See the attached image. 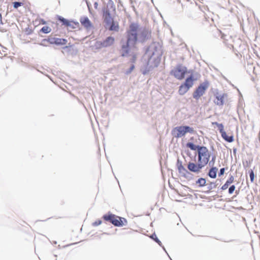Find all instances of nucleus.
<instances>
[{
	"label": "nucleus",
	"instance_id": "obj_1",
	"mask_svg": "<svg viewBox=\"0 0 260 260\" xmlns=\"http://www.w3.org/2000/svg\"><path fill=\"white\" fill-rule=\"evenodd\" d=\"M139 25L135 23L131 24L129 28L126 31L127 41L126 45H123L121 47V56H126L129 53V48L135 47L138 41V36L139 34L142 37V41H145L150 36V33L143 30L139 33Z\"/></svg>",
	"mask_w": 260,
	"mask_h": 260
},
{
	"label": "nucleus",
	"instance_id": "obj_2",
	"mask_svg": "<svg viewBox=\"0 0 260 260\" xmlns=\"http://www.w3.org/2000/svg\"><path fill=\"white\" fill-rule=\"evenodd\" d=\"M116 13L115 6L113 2L108 3L106 8L103 10V18L104 20L108 23L112 22L109 29L118 31L119 30V25L118 23L113 21L112 15Z\"/></svg>",
	"mask_w": 260,
	"mask_h": 260
},
{
	"label": "nucleus",
	"instance_id": "obj_3",
	"mask_svg": "<svg viewBox=\"0 0 260 260\" xmlns=\"http://www.w3.org/2000/svg\"><path fill=\"white\" fill-rule=\"evenodd\" d=\"M103 218L116 226H122L127 222L125 219L109 213L103 215Z\"/></svg>",
	"mask_w": 260,
	"mask_h": 260
},
{
	"label": "nucleus",
	"instance_id": "obj_4",
	"mask_svg": "<svg viewBox=\"0 0 260 260\" xmlns=\"http://www.w3.org/2000/svg\"><path fill=\"white\" fill-rule=\"evenodd\" d=\"M198 152V162L205 166L209 162L211 154L208 149L205 146H201Z\"/></svg>",
	"mask_w": 260,
	"mask_h": 260
},
{
	"label": "nucleus",
	"instance_id": "obj_5",
	"mask_svg": "<svg viewBox=\"0 0 260 260\" xmlns=\"http://www.w3.org/2000/svg\"><path fill=\"white\" fill-rule=\"evenodd\" d=\"M194 129L188 126H180L175 127L173 131V134L175 138H181L185 135L187 133H193Z\"/></svg>",
	"mask_w": 260,
	"mask_h": 260
},
{
	"label": "nucleus",
	"instance_id": "obj_6",
	"mask_svg": "<svg viewBox=\"0 0 260 260\" xmlns=\"http://www.w3.org/2000/svg\"><path fill=\"white\" fill-rule=\"evenodd\" d=\"M187 73V68L181 65L177 66L171 71V74L178 80H182Z\"/></svg>",
	"mask_w": 260,
	"mask_h": 260
},
{
	"label": "nucleus",
	"instance_id": "obj_7",
	"mask_svg": "<svg viewBox=\"0 0 260 260\" xmlns=\"http://www.w3.org/2000/svg\"><path fill=\"white\" fill-rule=\"evenodd\" d=\"M208 86L209 83L208 82H205L201 84L194 91L193 93V98L199 99L204 94L206 90L208 87Z\"/></svg>",
	"mask_w": 260,
	"mask_h": 260
},
{
	"label": "nucleus",
	"instance_id": "obj_8",
	"mask_svg": "<svg viewBox=\"0 0 260 260\" xmlns=\"http://www.w3.org/2000/svg\"><path fill=\"white\" fill-rule=\"evenodd\" d=\"M115 42V39L113 37H108L103 41H98L95 43V46L98 48H106L113 45Z\"/></svg>",
	"mask_w": 260,
	"mask_h": 260
},
{
	"label": "nucleus",
	"instance_id": "obj_9",
	"mask_svg": "<svg viewBox=\"0 0 260 260\" xmlns=\"http://www.w3.org/2000/svg\"><path fill=\"white\" fill-rule=\"evenodd\" d=\"M204 167V166L201 162L196 164L192 162H189L187 165V169L191 172L198 173L201 171V170Z\"/></svg>",
	"mask_w": 260,
	"mask_h": 260
},
{
	"label": "nucleus",
	"instance_id": "obj_10",
	"mask_svg": "<svg viewBox=\"0 0 260 260\" xmlns=\"http://www.w3.org/2000/svg\"><path fill=\"white\" fill-rule=\"evenodd\" d=\"M80 22L81 25L86 30H90L93 27L92 22L87 16H82L80 18Z\"/></svg>",
	"mask_w": 260,
	"mask_h": 260
},
{
	"label": "nucleus",
	"instance_id": "obj_11",
	"mask_svg": "<svg viewBox=\"0 0 260 260\" xmlns=\"http://www.w3.org/2000/svg\"><path fill=\"white\" fill-rule=\"evenodd\" d=\"M177 169L179 173L185 178H187L189 175V172L184 167L181 162L177 164Z\"/></svg>",
	"mask_w": 260,
	"mask_h": 260
},
{
	"label": "nucleus",
	"instance_id": "obj_12",
	"mask_svg": "<svg viewBox=\"0 0 260 260\" xmlns=\"http://www.w3.org/2000/svg\"><path fill=\"white\" fill-rule=\"evenodd\" d=\"M79 26V23L78 22L66 20V27L68 29L78 28Z\"/></svg>",
	"mask_w": 260,
	"mask_h": 260
},
{
	"label": "nucleus",
	"instance_id": "obj_13",
	"mask_svg": "<svg viewBox=\"0 0 260 260\" xmlns=\"http://www.w3.org/2000/svg\"><path fill=\"white\" fill-rule=\"evenodd\" d=\"M194 80L195 79L192 76H190L186 79L185 81L183 84L188 88H190L193 86Z\"/></svg>",
	"mask_w": 260,
	"mask_h": 260
},
{
	"label": "nucleus",
	"instance_id": "obj_14",
	"mask_svg": "<svg viewBox=\"0 0 260 260\" xmlns=\"http://www.w3.org/2000/svg\"><path fill=\"white\" fill-rule=\"evenodd\" d=\"M234 181V177L233 176H231L227 180L226 182L221 186V189L222 190H225L229 186L233 183Z\"/></svg>",
	"mask_w": 260,
	"mask_h": 260
},
{
	"label": "nucleus",
	"instance_id": "obj_15",
	"mask_svg": "<svg viewBox=\"0 0 260 260\" xmlns=\"http://www.w3.org/2000/svg\"><path fill=\"white\" fill-rule=\"evenodd\" d=\"M222 138L226 142L231 143L234 141V136L232 134L228 135L225 132L221 135Z\"/></svg>",
	"mask_w": 260,
	"mask_h": 260
},
{
	"label": "nucleus",
	"instance_id": "obj_16",
	"mask_svg": "<svg viewBox=\"0 0 260 260\" xmlns=\"http://www.w3.org/2000/svg\"><path fill=\"white\" fill-rule=\"evenodd\" d=\"M51 43L57 45L64 44L65 43V39H60L58 38H53L51 39Z\"/></svg>",
	"mask_w": 260,
	"mask_h": 260
},
{
	"label": "nucleus",
	"instance_id": "obj_17",
	"mask_svg": "<svg viewBox=\"0 0 260 260\" xmlns=\"http://www.w3.org/2000/svg\"><path fill=\"white\" fill-rule=\"evenodd\" d=\"M189 88L186 86L184 84L181 85L179 89V93L180 95H183L189 90Z\"/></svg>",
	"mask_w": 260,
	"mask_h": 260
},
{
	"label": "nucleus",
	"instance_id": "obj_18",
	"mask_svg": "<svg viewBox=\"0 0 260 260\" xmlns=\"http://www.w3.org/2000/svg\"><path fill=\"white\" fill-rule=\"evenodd\" d=\"M217 168L216 167L212 168L209 172V176L210 177L212 178H215L216 177V173L217 171Z\"/></svg>",
	"mask_w": 260,
	"mask_h": 260
},
{
	"label": "nucleus",
	"instance_id": "obj_19",
	"mask_svg": "<svg viewBox=\"0 0 260 260\" xmlns=\"http://www.w3.org/2000/svg\"><path fill=\"white\" fill-rule=\"evenodd\" d=\"M186 147L187 148H190L192 150H197L198 151L199 150V148H200V147H201V146L196 145L192 143L188 142L186 144Z\"/></svg>",
	"mask_w": 260,
	"mask_h": 260
},
{
	"label": "nucleus",
	"instance_id": "obj_20",
	"mask_svg": "<svg viewBox=\"0 0 260 260\" xmlns=\"http://www.w3.org/2000/svg\"><path fill=\"white\" fill-rule=\"evenodd\" d=\"M212 124L217 125L221 135L225 132L224 131V126L222 123H218L217 122H212Z\"/></svg>",
	"mask_w": 260,
	"mask_h": 260
},
{
	"label": "nucleus",
	"instance_id": "obj_21",
	"mask_svg": "<svg viewBox=\"0 0 260 260\" xmlns=\"http://www.w3.org/2000/svg\"><path fill=\"white\" fill-rule=\"evenodd\" d=\"M216 104L218 105H222L223 104L224 95H220L216 96Z\"/></svg>",
	"mask_w": 260,
	"mask_h": 260
},
{
	"label": "nucleus",
	"instance_id": "obj_22",
	"mask_svg": "<svg viewBox=\"0 0 260 260\" xmlns=\"http://www.w3.org/2000/svg\"><path fill=\"white\" fill-rule=\"evenodd\" d=\"M40 31L44 34H48L51 31V28L48 26H44L40 29Z\"/></svg>",
	"mask_w": 260,
	"mask_h": 260
},
{
	"label": "nucleus",
	"instance_id": "obj_23",
	"mask_svg": "<svg viewBox=\"0 0 260 260\" xmlns=\"http://www.w3.org/2000/svg\"><path fill=\"white\" fill-rule=\"evenodd\" d=\"M206 180L204 178H201L198 179L197 183L199 184L200 186H204L206 184Z\"/></svg>",
	"mask_w": 260,
	"mask_h": 260
},
{
	"label": "nucleus",
	"instance_id": "obj_24",
	"mask_svg": "<svg viewBox=\"0 0 260 260\" xmlns=\"http://www.w3.org/2000/svg\"><path fill=\"white\" fill-rule=\"evenodd\" d=\"M13 7L14 8L17 9L23 5L22 3L15 2L13 3Z\"/></svg>",
	"mask_w": 260,
	"mask_h": 260
},
{
	"label": "nucleus",
	"instance_id": "obj_25",
	"mask_svg": "<svg viewBox=\"0 0 260 260\" xmlns=\"http://www.w3.org/2000/svg\"><path fill=\"white\" fill-rule=\"evenodd\" d=\"M151 238L156 242H157L159 245H161V242L159 240V239L157 238L156 235L155 234H153L152 235Z\"/></svg>",
	"mask_w": 260,
	"mask_h": 260
},
{
	"label": "nucleus",
	"instance_id": "obj_26",
	"mask_svg": "<svg viewBox=\"0 0 260 260\" xmlns=\"http://www.w3.org/2000/svg\"><path fill=\"white\" fill-rule=\"evenodd\" d=\"M134 69H135V66H134V64H133L131 65L129 70L126 71V72H125V74L126 75L129 74L134 70Z\"/></svg>",
	"mask_w": 260,
	"mask_h": 260
},
{
	"label": "nucleus",
	"instance_id": "obj_27",
	"mask_svg": "<svg viewBox=\"0 0 260 260\" xmlns=\"http://www.w3.org/2000/svg\"><path fill=\"white\" fill-rule=\"evenodd\" d=\"M36 21L38 22V24L44 25V24H46V21L42 18H39V19H36Z\"/></svg>",
	"mask_w": 260,
	"mask_h": 260
},
{
	"label": "nucleus",
	"instance_id": "obj_28",
	"mask_svg": "<svg viewBox=\"0 0 260 260\" xmlns=\"http://www.w3.org/2000/svg\"><path fill=\"white\" fill-rule=\"evenodd\" d=\"M235 186L234 185H232L231 186L229 189V193L230 194H232L234 191L235 190Z\"/></svg>",
	"mask_w": 260,
	"mask_h": 260
},
{
	"label": "nucleus",
	"instance_id": "obj_29",
	"mask_svg": "<svg viewBox=\"0 0 260 260\" xmlns=\"http://www.w3.org/2000/svg\"><path fill=\"white\" fill-rule=\"evenodd\" d=\"M102 220L98 219L92 223V225L94 226H96L100 225L102 223Z\"/></svg>",
	"mask_w": 260,
	"mask_h": 260
},
{
	"label": "nucleus",
	"instance_id": "obj_30",
	"mask_svg": "<svg viewBox=\"0 0 260 260\" xmlns=\"http://www.w3.org/2000/svg\"><path fill=\"white\" fill-rule=\"evenodd\" d=\"M249 176H250L251 181L253 182V180H254V172L252 171H251V172L250 173Z\"/></svg>",
	"mask_w": 260,
	"mask_h": 260
},
{
	"label": "nucleus",
	"instance_id": "obj_31",
	"mask_svg": "<svg viewBox=\"0 0 260 260\" xmlns=\"http://www.w3.org/2000/svg\"><path fill=\"white\" fill-rule=\"evenodd\" d=\"M224 171H225V169L224 168H221L220 170V172L219 173V174L218 175L219 176L223 175V174L224 173Z\"/></svg>",
	"mask_w": 260,
	"mask_h": 260
},
{
	"label": "nucleus",
	"instance_id": "obj_32",
	"mask_svg": "<svg viewBox=\"0 0 260 260\" xmlns=\"http://www.w3.org/2000/svg\"><path fill=\"white\" fill-rule=\"evenodd\" d=\"M136 58H137V54H135L133 55V57L131 59V61L133 62V63H134L136 60Z\"/></svg>",
	"mask_w": 260,
	"mask_h": 260
},
{
	"label": "nucleus",
	"instance_id": "obj_33",
	"mask_svg": "<svg viewBox=\"0 0 260 260\" xmlns=\"http://www.w3.org/2000/svg\"><path fill=\"white\" fill-rule=\"evenodd\" d=\"M3 24L2 15L0 14V25Z\"/></svg>",
	"mask_w": 260,
	"mask_h": 260
},
{
	"label": "nucleus",
	"instance_id": "obj_34",
	"mask_svg": "<svg viewBox=\"0 0 260 260\" xmlns=\"http://www.w3.org/2000/svg\"><path fill=\"white\" fill-rule=\"evenodd\" d=\"M59 19H60L63 23H65V19L64 18H62L61 19L60 17L59 18Z\"/></svg>",
	"mask_w": 260,
	"mask_h": 260
},
{
	"label": "nucleus",
	"instance_id": "obj_35",
	"mask_svg": "<svg viewBox=\"0 0 260 260\" xmlns=\"http://www.w3.org/2000/svg\"><path fill=\"white\" fill-rule=\"evenodd\" d=\"M215 158V156L212 158V161H213V162L214 161Z\"/></svg>",
	"mask_w": 260,
	"mask_h": 260
},
{
	"label": "nucleus",
	"instance_id": "obj_36",
	"mask_svg": "<svg viewBox=\"0 0 260 260\" xmlns=\"http://www.w3.org/2000/svg\"><path fill=\"white\" fill-rule=\"evenodd\" d=\"M97 5H98L97 3H95L94 4V5H95V6H96Z\"/></svg>",
	"mask_w": 260,
	"mask_h": 260
}]
</instances>
